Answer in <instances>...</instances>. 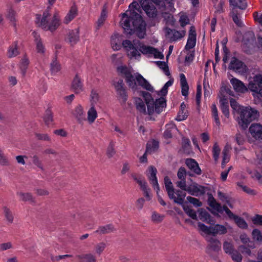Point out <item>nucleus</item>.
Segmentation results:
<instances>
[{
    "label": "nucleus",
    "mask_w": 262,
    "mask_h": 262,
    "mask_svg": "<svg viewBox=\"0 0 262 262\" xmlns=\"http://www.w3.org/2000/svg\"><path fill=\"white\" fill-rule=\"evenodd\" d=\"M188 117V112L186 110H180L177 116L176 120L178 121H182L185 120Z\"/></svg>",
    "instance_id": "13d9d810"
},
{
    "label": "nucleus",
    "mask_w": 262,
    "mask_h": 262,
    "mask_svg": "<svg viewBox=\"0 0 262 262\" xmlns=\"http://www.w3.org/2000/svg\"><path fill=\"white\" fill-rule=\"evenodd\" d=\"M130 177L139 185L140 187H141L147 183L144 180H142L141 179V176H138V175L136 173H131Z\"/></svg>",
    "instance_id": "603ef678"
},
{
    "label": "nucleus",
    "mask_w": 262,
    "mask_h": 262,
    "mask_svg": "<svg viewBox=\"0 0 262 262\" xmlns=\"http://www.w3.org/2000/svg\"><path fill=\"white\" fill-rule=\"evenodd\" d=\"M249 132L256 140H262V125L260 124H252L249 127Z\"/></svg>",
    "instance_id": "f8f14e48"
},
{
    "label": "nucleus",
    "mask_w": 262,
    "mask_h": 262,
    "mask_svg": "<svg viewBox=\"0 0 262 262\" xmlns=\"http://www.w3.org/2000/svg\"><path fill=\"white\" fill-rule=\"evenodd\" d=\"M125 78L126 82L127 83L128 85L133 89L136 90L137 88L136 75L134 76L132 73H130Z\"/></svg>",
    "instance_id": "ea45409f"
},
{
    "label": "nucleus",
    "mask_w": 262,
    "mask_h": 262,
    "mask_svg": "<svg viewBox=\"0 0 262 262\" xmlns=\"http://www.w3.org/2000/svg\"><path fill=\"white\" fill-rule=\"evenodd\" d=\"M115 231H116V229L113 225L107 224L100 226L95 232L99 234H106L112 233Z\"/></svg>",
    "instance_id": "bb28decb"
},
{
    "label": "nucleus",
    "mask_w": 262,
    "mask_h": 262,
    "mask_svg": "<svg viewBox=\"0 0 262 262\" xmlns=\"http://www.w3.org/2000/svg\"><path fill=\"white\" fill-rule=\"evenodd\" d=\"M32 163L34 165L42 171L45 170L44 166L42 161L37 155H34L31 157Z\"/></svg>",
    "instance_id": "a19ab883"
},
{
    "label": "nucleus",
    "mask_w": 262,
    "mask_h": 262,
    "mask_svg": "<svg viewBox=\"0 0 262 262\" xmlns=\"http://www.w3.org/2000/svg\"><path fill=\"white\" fill-rule=\"evenodd\" d=\"M138 6L137 2L130 4L129 10L122 14L120 24L126 35L136 34L139 38H144L146 35V24L142 16L135 11Z\"/></svg>",
    "instance_id": "f257e3e1"
},
{
    "label": "nucleus",
    "mask_w": 262,
    "mask_h": 262,
    "mask_svg": "<svg viewBox=\"0 0 262 262\" xmlns=\"http://www.w3.org/2000/svg\"><path fill=\"white\" fill-rule=\"evenodd\" d=\"M154 111L157 113L160 114L162 111L163 108L166 107V100L163 97H161L156 99L155 101H154Z\"/></svg>",
    "instance_id": "a878e982"
},
{
    "label": "nucleus",
    "mask_w": 262,
    "mask_h": 262,
    "mask_svg": "<svg viewBox=\"0 0 262 262\" xmlns=\"http://www.w3.org/2000/svg\"><path fill=\"white\" fill-rule=\"evenodd\" d=\"M77 14V9L75 6H73L71 7L70 11L66 16L64 19V23L68 24H69L72 20L74 19V18Z\"/></svg>",
    "instance_id": "2f4dec72"
},
{
    "label": "nucleus",
    "mask_w": 262,
    "mask_h": 262,
    "mask_svg": "<svg viewBox=\"0 0 262 262\" xmlns=\"http://www.w3.org/2000/svg\"><path fill=\"white\" fill-rule=\"evenodd\" d=\"M35 136L37 140L45 141H51V138L47 134H39L35 133Z\"/></svg>",
    "instance_id": "e2e57ef3"
},
{
    "label": "nucleus",
    "mask_w": 262,
    "mask_h": 262,
    "mask_svg": "<svg viewBox=\"0 0 262 262\" xmlns=\"http://www.w3.org/2000/svg\"><path fill=\"white\" fill-rule=\"evenodd\" d=\"M138 47L139 48V51L143 54H151L153 47L150 46H146L139 40Z\"/></svg>",
    "instance_id": "79ce46f5"
},
{
    "label": "nucleus",
    "mask_w": 262,
    "mask_h": 262,
    "mask_svg": "<svg viewBox=\"0 0 262 262\" xmlns=\"http://www.w3.org/2000/svg\"><path fill=\"white\" fill-rule=\"evenodd\" d=\"M239 238L242 242L244 245H247L249 247L251 248H254V244L253 242L250 241L249 238L246 234H241Z\"/></svg>",
    "instance_id": "de8ad7c7"
},
{
    "label": "nucleus",
    "mask_w": 262,
    "mask_h": 262,
    "mask_svg": "<svg viewBox=\"0 0 262 262\" xmlns=\"http://www.w3.org/2000/svg\"><path fill=\"white\" fill-rule=\"evenodd\" d=\"M73 114L79 124H83L84 121L86 120L83 108L80 105L75 108Z\"/></svg>",
    "instance_id": "6ab92c4d"
},
{
    "label": "nucleus",
    "mask_w": 262,
    "mask_h": 262,
    "mask_svg": "<svg viewBox=\"0 0 262 262\" xmlns=\"http://www.w3.org/2000/svg\"><path fill=\"white\" fill-rule=\"evenodd\" d=\"M190 147V141L189 139L183 137L182 138V148L184 151L188 154Z\"/></svg>",
    "instance_id": "864d4df0"
},
{
    "label": "nucleus",
    "mask_w": 262,
    "mask_h": 262,
    "mask_svg": "<svg viewBox=\"0 0 262 262\" xmlns=\"http://www.w3.org/2000/svg\"><path fill=\"white\" fill-rule=\"evenodd\" d=\"M231 219L234 220L236 225L241 228L247 229L248 225L244 219L239 217L236 215L233 214Z\"/></svg>",
    "instance_id": "58836bf2"
},
{
    "label": "nucleus",
    "mask_w": 262,
    "mask_h": 262,
    "mask_svg": "<svg viewBox=\"0 0 262 262\" xmlns=\"http://www.w3.org/2000/svg\"><path fill=\"white\" fill-rule=\"evenodd\" d=\"M139 2L148 17L154 18L157 17L158 11L154 4L159 5L161 0H139Z\"/></svg>",
    "instance_id": "20e7f679"
},
{
    "label": "nucleus",
    "mask_w": 262,
    "mask_h": 262,
    "mask_svg": "<svg viewBox=\"0 0 262 262\" xmlns=\"http://www.w3.org/2000/svg\"><path fill=\"white\" fill-rule=\"evenodd\" d=\"M32 35L36 45V50L37 52L41 55H43L45 53L46 49L40 35L35 31L33 32Z\"/></svg>",
    "instance_id": "2eb2a0df"
},
{
    "label": "nucleus",
    "mask_w": 262,
    "mask_h": 262,
    "mask_svg": "<svg viewBox=\"0 0 262 262\" xmlns=\"http://www.w3.org/2000/svg\"><path fill=\"white\" fill-rule=\"evenodd\" d=\"M196 34L194 27L191 26L189 32L188 38L185 46L186 50H189L195 46L196 43Z\"/></svg>",
    "instance_id": "ddd939ff"
},
{
    "label": "nucleus",
    "mask_w": 262,
    "mask_h": 262,
    "mask_svg": "<svg viewBox=\"0 0 262 262\" xmlns=\"http://www.w3.org/2000/svg\"><path fill=\"white\" fill-rule=\"evenodd\" d=\"M211 108H212V114L213 117L214 118L215 123L217 126H220L221 123H220L219 117L218 116V112H217V107H216L215 104H212V106H211Z\"/></svg>",
    "instance_id": "5fc2aeb1"
},
{
    "label": "nucleus",
    "mask_w": 262,
    "mask_h": 262,
    "mask_svg": "<svg viewBox=\"0 0 262 262\" xmlns=\"http://www.w3.org/2000/svg\"><path fill=\"white\" fill-rule=\"evenodd\" d=\"M211 229L212 235L214 236L217 234H225L227 232V229L226 227L219 224H216L211 227Z\"/></svg>",
    "instance_id": "473e14b6"
},
{
    "label": "nucleus",
    "mask_w": 262,
    "mask_h": 262,
    "mask_svg": "<svg viewBox=\"0 0 262 262\" xmlns=\"http://www.w3.org/2000/svg\"><path fill=\"white\" fill-rule=\"evenodd\" d=\"M49 9V7L43 12L42 17L41 15L37 14L36 15L35 23L38 27H41L44 30L53 32L60 26V20L57 13H55L51 18Z\"/></svg>",
    "instance_id": "f03ea898"
},
{
    "label": "nucleus",
    "mask_w": 262,
    "mask_h": 262,
    "mask_svg": "<svg viewBox=\"0 0 262 262\" xmlns=\"http://www.w3.org/2000/svg\"><path fill=\"white\" fill-rule=\"evenodd\" d=\"M159 148V142L155 140L151 142H148L146 144V152L151 154L156 151Z\"/></svg>",
    "instance_id": "4c0bfd02"
},
{
    "label": "nucleus",
    "mask_w": 262,
    "mask_h": 262,
    "mask_svg": "<svg viewBox=\"0 0 262 262\" xmlns=\"http://www.w3.org/2000/svg\"><path fill=\"white\" fill-rule=\"evenodd\" d=\"M3 213L6 221L10 224H12L14 221V215L11 210L7 206L3 207Z\"/></svg>",
    "instance_id": "72a5a7b5"
},
{
    "label": "nucleus",
    "mask_w": 262,
    "mask_h": 262,
    "mask_svg": "<svg viewBox=\"0 0 262 262\" xmlns=\"http://www.w3.org/2000/svg\"><path fill=\"white\" fill-rule=\"evenodd\" d=\"M219 96L220 97V102L221 103V107L224 106H229L228 100L225 95L221 92L220 93Z\"/></svg>",
    "instance_id": "052dcab7"
},
{
    "label": "nucleus",
    "mask_w": 262,
    "mask_h": 262,
    "mask_svg": "<svg viewBox=\"0 0 262 262\" xmlns=\"http://www.w3.org/2000/svg\"><path fill=\"white\" fill-rule=\"evenodd\" d=\"M208 195V203L210 207L220 213L223 212L221 204L217 203L211 193H207Z\"/></svg>",
    "instance_id": "b1692460"
},
{
    "label": "nucleus",
    "mask_w": 262,
    "mask_h": 262,
    "mask_svg": "<svg viewBox=\"0 0 262 262\" xmlns=\"http://www.w3.org/2000/svg\"><path fill=\"white\" fill-rule=\"evenodd\" d=\"M148 173L147 174L151 184L154 188L158 192L160 191V187L158 183V180L156 176L157 170L154 166H149L148 168Z\"/></svg>",
    "instance_id": "6e6552de"
},
{
    "label": "nucleus",
    "mask_w": 262,
    "mask_h": 262,
    "mask_svg": "<svg viewBox=\"0 0 262 262\" xmlns=\"http://www.w3.org/2000/svg\"><path fill=\"white\" fill-rule=\"evenodd\" d=\"M199 217L203 222H206L210 224H213L214 221L213 220L210 214L205 209L200 208L199 209Z\"/></svg>",
    "instance_id": "5701e85b"
},
{
    "label": "nucleus",
    "mask_w": 262,
    "mask_h": 262,
    "mask_svg": "<svg viewBox=\"0 0 262 262\" xmlns=\"http://www.w3.org/2000/svg\"><path fill=\"white\" fill-rule=\"evenodd\" d=\"M19 54L18 50V41H14L8 51V56L10 58L14 57Z\"/></svg>",
    "instance_id": "c9c22d12"
},
{
    "label": "nucleus",
    "mask_w": 262,
    "mask_h": 262,
    "mask_svg": "<svg viewBox=\"0 0 262 262\" xmlns=\"http://www.w3.org/2000/svg\"><path fill=\"white\" fill-rule=\"evenodd\" d=\"M239 113L241 119L238 121V124L243 129H246L251 122L258 116L257 111L248 107H242Z\"/></svg>",
    "instance_id": "7ed1b4c3"
},
{
    "label": "nucleus",
    "mask_w": 262,
    "mask_h": 262,
    "mask_svg": "<svg viewBox=\"0 0 262 262\" xmlns=\"http://www.w3.org/2000/svg\"><path fill=\"white\" fill-rule=\"evenodd\" d=\"M183 208L185 213L193 220H197V216L195 211L187 205H183Z\"/></svg>",
    "instance_id": "a18cd8bd"
},
{
    "label": "nucleus",
    "mask_w": 262,
    "mask_h": 262,
    "mask_svg": "<svg viewBox=\"0 0 262 262\" xmlns=\"http://www.w3.org/2000/svg\"><path fill=\"white\" fill-rule=\"evenodd\" d=\"M238 12L237 10L235 9H232L231 11V16L232 17V19L234 23L238 27H241L243 26V23L241 20L238 18Z\"/></svg>",
    "instance_id": "c03bdc74"
},
{
    "label": "nucleus",
    "mask_w": 262,
    "mask_h": 262,
    "mask_svg": "<svg viewBox=\"0 0 262 262\" xmlns=\"http://www.w3.org/2000/svg\"><path fill=\"white\" fill-rule=\"evenodd\" d=\"M116 154L115 149V143L113 141H111L107 148L106 155L108 158H112Z\"/></svg>",
    "instance_id": "09e8293b"
},
{
    "label": "nucleus",
    "mask_w": 262,
    "mask_h": 262,
    "mask_svg": "<svg viewBox=\"0 0 262 262\" xmlns=\"http://www.w3.org/2000/svg\"><path fill=\"white\" fill-rule=\"evenodd\" d=\"M173 82V80L170 79L164 84L160 92L162 96H164L167 94L168 88L172 84Z\"/></svg>",
    "instance_id": "0e129e2a"
},
{
    "label": "nucleus",
    "mask_w": 262,
    "mask_h": 262,
    "mask_svg": "<svg viewBox=\"0 0 262 262\" xmlns=\"http://www.w3.org/2000/svg\"><path fill=\"white\" fill-rule=\"evenodd\" d=\"M112 84L114 86L119 98L122 99L123 103H125L127 99V94L123 80L114 79L112 81Z\"/></svg>",
    "instance_id": "39448f33"
},
{
    "label": "nucleus",
    "mask_w": 262,
    "mask_h": 262,
    "mask_svg": "<svg viewBox=\"0 0 262 262\" xmlns=\"http://www.w3.org/2000/svg\"><path fill=\"white\" fill-rule=\"evenodd\" d=\"M155 63L161 69L167 76L170 75L167 64L164 61H157Z\"/></svg>",
    "instance_id": "8fccbe9b"
},
{
    "label": "nucleus",
    "mask_w": 262,
    "mask_h": 262,
    "mask_svg": "<svg viewBox=\"0 0 262 262\" xmlns=\"http://www.w3.org/2000/svg\"><path fill=\"white\" fill-rule=\"evenodd\" d=\"M136 105L137 109L141 113L146 114V107L144 102L141 98H137L136 100Z\"/></svg>",
    "instance_id": "49530a36"
},
{
    "label": "nucleus",
    "mask_w": 262,
    "mask_h": 262,
    "mask_svg": "<svg viewBox=\"0 0 262 262\" xmlns=\"http://www.w3.org/2000/svg\"><path fill=\"white\" fill-rule=\"evenodd\" d=\"M180 84L182 95L187 96L188 95L189 85L184 74H180Z\"/></svg>",
    "instance_id": "cd10ccee"
},
{
    "label": "nucleus",
    "mask_w": 262,
    "mask_h": 262,
    "mask_svg": "<svg viewBox=\"0 0 262 262\" xmlns=\"http://www.w3.org/2000/svg\"><path fill=\"white\" fill-rule=\"evenodd\" d=\"M250 38L246 41V36L244 37V42L242 45V48L243 51L247 54H251L253 52L254 48V42L255 41V37L253 34H250Z\"/></svg>",
    "instance_id": "9d476101"
},
{
    "label": "nucleus",
    "mask_w": 262,
    "mask_h": 262,
    "mask_svg": "<svg viewBox=\"0 0 262 262\" xmlns=\"http://www.w3.org/2000/svg\"><path fill=\"white\" fill-rule=\"evenodd\" d=\"M230 5L233 6L232 9L237 10L238 8L241 10L245 9L247 7L246 0H229Z\"/></svg>",
    "instance_id": "c756f323"
},
{
    "label": "nucleus",
    "mask_w": 262,
    "mask_h": 262,
    "mask_svg": "<svg viewBox=\"0 0 262 262\" xmlns=\"http://www.w3.org/2000/svg\"><path fill=\"white\" fill-rule=\"evenodd\" d=\"M166 35L170 37L171 41H176L178 39L182 38L185 35V31L179 32L176 30H172L169 28H166Z\"/></svg>",
    "instance_id": "dca6fc26"
},
{
    "label": "nucleus",
    "mask_w": 262,
    "mask_h": 262,
    "mask_svg": "<svg viewBox=\"0 0 262 262\" xmlns=\"http://www.w3.org/2000/svg\"><path fill=\"white\" fill-rule=\"evenodd\" d=\"M117 71L118 72H120L122 74H123L125 77L130 73H132V72L130 70V69L128 68L126 66H121L117 68Z\"/></svg>",
    "instance_id": "bf43d9fd"
},
{
    "label": "nucleus",
    "mask_w": 262,
    "mask_h": 262,
    "mask_svg": "<svg viewBox=\"0 0 262 262\" xmlns=\"http://www.w3.org/2000/svg\"><path fill=\"white\" fill-rule=\"evenodd\" d=\"M60 70V66L56 59L53 60L51 63V70L52 73H57Z\"/></svg>",
    "instance_id": "680f3d73"
},
{
    "label": "nucleus",
    "mask_w": 262,
    "mask_h": 262,
    "mask_svg": "<svg viewBox=\"0 0 262 262\" xmlns=\"http://www.w3.org/2000/svg\"><path fill=\"white\" fill-rule=\"evenodd\" d=\"M138 43H139L138 40H134L133 42H132L129 40H124L122 42V46L125 48L127 51L131 50L134 48H137Z\"/></svg>",
    "instance_id": "e433bc0d"
},
{
    "label": "nucleus",
    "mask_w": 262,
    "mask_h": 262,
    "mask_svg": "<svg viewBox=\"0 0 262 262\" xmlns=\"http://www.w3.org/2000/svg\"><path fill=\"white\" fill-rule=\"evenodd\" d=\"M76 257L81 262H96L97 259L96 256L91 253L79 254L76 256Z\"/></svg>",
    "instance_id": "393cba45"
},
{
    "label": "nucleus",
    "mask_w": 262,
    "mask_h": 262,
    "mask_svg": "<svg viewBox=\"0 0 262 262\" xmlns=\"http://www.w3.org/2000/svg\"><path fill=\"white\" fill-rule=\"evenodd\" d=\"M188 167L193 172L198 175L201 174V169L200 168L198 163L192 159H187L185 162Z\"/></svg>",
    "instance_id": "412c9836"
},
{
    "label": "nucleus",
    "mask_w": 262,
    "mask_h": 262,
    "mask_svg": "<svg viewBox=\"0 0 262 262\" xmlns=\"http://www.w3.org/2000/svg\"><path fill=\"white\" fill-rule=\"evenodd\" d=\"M248 89L262 97V76L261 75H255L253 80L249 82Z\"/></svg>",
    "instance_id": "423d86ee"
},
{
    "label": "nucleus",
    "mask_w": 262,
    "mask_h": 262,
    "mask_svg": "<svg viewBox=\"0 0 262 262\" xmlns=\"http://www.w3.org/2000/svg\"><path fill=\"white\" fill-rule=\"evenodd\" d=\"M229 69L236 72L243 73L246 72V66L244 62L235 57H233L229 66Z\"/></svg>",
    "instance_id": "1a4fd4ad"
},
{
    "label": "nucleus",
    "mask_w": 262,
    "mask_h": 262,
    "mask_svg": "<svg viewBox=\"0 0 262 262\" xmlns=\"http://www.w3.org/2000/svg\"><path fill=\"white\" fill-rule=\"evenodd\" d=\"M105 248V243L104 242L99 243L95 246V252L98 255H100L104 250Z\"/></svg>",
    "instance_id": "6e6d98bb"
},
{
    "label": "nucleus",
    "mask_w": 262,
    "mask_h": 262,
    "mask_svg": "<svg viewBox=\"0 0 262 262\" xmlns=\"http://www.w3.org/2000/svg\"><path fill=\"white\" fill-rule=\"evenodd\" d=\"M187 200L189 202H190L191 204H192L194 206L201 207L202 205V202L196 198H193L190 196H188L187 197Z\"/></svg>",
    "instance_id": "338daca9"
},
{
    "label": "nucleus",
    "mask_w": 262,
    "mask_h": 262,
    "mask_svg": "<svg viewBox=\"0 0 262 262\" xmlns=\"http://www.w3.org/2000/svg\"><path fill=\"white\" fill-rule=\"evenodd\" d=\"M43 120L45 124L48 126L52 124L53 121V113H52L51 110L48 109L46 110Z\"/></svg>",
    "instance_id": "37998d69"
},
{
    "label": "nucleus",
    "mask_w": 262,
    "mask_h": 262,
    "mask_svg": "<svg viewBox=\"0 0 262 262\" xmlns=\"http://www.w3.org/2000/svg\"><path fill=\"white\" fill-rule=\"evenodd\" d=\"M142 95L143 97L147 107V112L149 115H151L154 112V99L150 93L147 92H142Z\"/></svg>",
    "instance_id": "4468645a"
},
{
    "label": "nucleus",
    "mask_w": 262,
    "mask_h": 262,
    "mask_svg": "<svg viewBox=\"0 0 262 262\" xmlns=\"http://www.w3.org/2000/svg\"><path fill=\"white\" fill-rule=\"evenodd\" d=\"M97 116V112L95 105L93 104H91V107L88 112V121L90 124L94 123Z\"/></svg>",
    "instance_id": "7c9ffc66"
},
{
    "label": "nucleus",
    "mask_w": 262,
    "mask_h": 262,
    "mask_svg": "<svg viewBox=\"0 0 262 262\" xmlns=\"http://www.w3.org/2000/svg\"><path fill=\"white\" fill-rule=\"evenodd\" d=\"M252 235L253 239L258 242H262V235L259 230L257 229H254L252 231Z\"/></svg>",
    "instance_id": "774afa93"
},
{
    "label": "nucleus",
    "mask_w": 262,
    "mask_h": 262,
    "mask_svg": "<svg viewBox=\"0 0 262 262\" xmlns=\"http://www.w3.org/2000/svg\"><path fill=\"white\" fill-rule=\"evenodd\" d=\"M237 185L242 188L243 190L247 193L251 195H255L256 193L253 189H250L246 185H243L241 182H237Z\"/></svg>",
    "instance_id": "4d7b16f0"
},
{
    "label": "nucleus",
    "mask_w": 262,
    "mask_h": 262,
    "mask_svg": "<svg viewBox=\"0 0 262 262\" xmlns=\"http://www.w3.org/2000/svg\"><path fill=\"white\" fill-rule=\"evenodd\" d=\"M71 88L76 94H79L83 91L82 83L77 74H76L72 81Z\"/></svg>",
    "instance_id": "aec40b11"
},
{
    "label": "nucleus",
    "mask_w": 262,
    "mask_h": 262,
    "mask_svg": "<svg viewBox=\"0 0 262 262\" xmlns=\"http://www.w3.org/2000/svg\"><path fill=\"white\" fill-rule=\"evenodd\" d=\"M223 249L225 253L229 255L235 250L233 244L228 242H225L224 243Z\"/></svg>",
    "instance_id": "3c124183"
},
{
    "label": "nucleus",
    "mask_w": 262,
    "mask_h": 262,
    "mask_svg": "<svg viewBox=\"0 0 262 262\" xmlns=\"http://www.w3.org/2000/svg\"><path fill=\"white\" fill-rule=\"evenodd\" d=\"M206 189L207 187L195 183L192 186L188 187L187 192L191 195L197 196L204 195Z\"/></svg>",
    "instance_id": "9b49d317"
},
{
    "label": "nucleus",
    "mask_w": 262,
    "mask_h": 262,
    "mask_svg": "<svg viewBox=\"0 0 262 262\" xmlns=\"http://www.w3.org/2000/svg\"><path fill=\"white\" fill-rule=\"evenodd\" d=\"M136 83L143 88L149 91H153L154 89L150 83L143 77L139 73L136 74Z\"/></svg>",
    "instance_id": "a211bd4d"
},
{
    "label": "nucleus",
    "mask_w": 262,
    "mask_h": 262,
    "mask_svg": "<svg viewBox=\"0 0 262 262\" xmlns=\"http://www.w3.org/2000/svg\"><path fill=\"white\" fill-rule=\"evenodd\" d=\"M231 83L235 91L240 93H245L248 91V88L244 83L239 80L233 78L230 80Z\"/></svg>",
    "instance_id": "f3484780"
},
{
    "label": "nucleus",
    "mask_w": 262,
    "mask_h": 262,
    "mask_svg": "<svg viewBox=\"0 0 262 262\" xmlns=\"http://www.w3.org/2000/svg\"><path fill=\"white\" fill-rule=\"evenodd\" d=\"M17 194L20 197L21 200L23 202H29L31 203H35V198L30 192H18Z\"/></svg>",
    "instance_id": "f704fd0d"
},
{
    "label": "nucleus",
    "mask_w": 262,
    "mask_h": 262,
    "mask_svg": "<svg viewBox=\"0 0 262 262\" xmlns=\"http://www.w3.org/2000/svg\"><path fill=\"white\" fill-rule=\"evenodd\" d=\"M208 244L206 248V252L210 256L213 257L212 252H218L221 249V243L214 237H209L207 239Z\"/></svg>",
    "instance_id": "0eeeda50"
},
{
    "label": "nucleus",
    "mask_w": 262,
    "mask_h": 262,
    "mask_svg": "<svg viewBox=\"0 0 262 262\" xmlns=\"http://www.w3.org/2000/svg\"><path fill=\"white\" fill-rule=\"evenodd\" d=\"M79 40V29L71 30L68 34V40L72 46L75 45Z\"/></svg>",
    "instance_id": "4be33fe9"
},
{
    "label": "nucleus",
    "mask_w": 262,
    "mask_h": 262,
    "mask_svg": "<svg viewBox=\"0 0 262 262\" xmlns=\"http://www.w3.org/2000/svg\"><path fill=\"white\" fill-rule=\"evenodd\" d=\"M118 34H114L111 36V44L114 50H119L121 48V40Z\"/></svg>",
    "instance_id": "c85d7f7f"
},
{
    "label": "nucleus",
    "mask_w": 262,
    "mask_h": 262,
    "mask_svg": "<svg viewBox=\"0 0 262 262\" xmlns=\"http://www.w3.org/2000/svg\"><path fill=\"white\" fill-rule=\"evenodd\" d=\"M230 255L233 261L235 262H241L242 260V256L237 250H235Z\"/></svg>",
    "instance_id": "69168bd1"
}]
</instances>
